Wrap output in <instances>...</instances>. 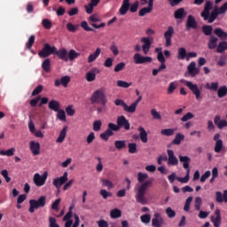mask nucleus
<instances>
[{
	"mask_svg": "<svg viewBox=\"0 0 227 227\" xmlns=\"http://www.w3.org/2000/svg\"><path fill=\"white\" fill-rule=\"evenodd\" d=\"M153 184V179L151 178L147 181H145L143 184H136L134 188V192H136V201L137 203H141V205H146L147 201L146 199H145V194H146V191H148L149 187H152V184Z\"/></svg>",
	"mask_w": 227,
	"mask_h": 227,
	"instance_id": "f257e3e1",
	"label": "nucleus"
},
{
	"mask_svg": "<svg viewBox=\"0 0 227 227\" xmlns=\"http://www.w3.org/2000/svg\"><path fill=\"white\" fill-rule=\"evenodd\" d=\"M91 104H100V106H106L107 104V97L102 89L94 91L90 97Z\"/></svg>",
	"mask_w": 227,
	"mask_h": 227,
	"instance_id": "f03ea898",
	"label": "nucleus"
},
{
	"mask_svg": "<svg viewBox=\"0 0 227 227\" xmlns=\"http://www.w3.org/2000/svg\"><path fill=\"white\" fill-rule=\"evenodd\" d=\"M46 204L47 197L45 196H41L38 200H30L28 212H30V214H34L35 210H38V208H43Z\"/></svg>",
	"mask_w": 227,
	"mask_h": 227,
	"instance_id": "7ed1b4c3",
	"label": "nucleus"
},
{
	"mask_svg": "<svg viewBox=\"0 0 227 227\" xmlns=\"http://www.w3.org/2000/svg\"><path fill=\"white\" fill-rule=\"evenodd\" d=\"M227 11V2L224 3L221 7L215 6L211 13L209 12L208 19L207 20L208 24H212V22L215 21V19L219 17V15H223V13H226Z\"/></svg>",
	"mask_w": 227,
	"mask_h": 227,
	"instance_id": "20e7f679",
	"label": "nucleus"
},
{
	"mask_svg": "<svg viewBox=\"0 0 227 227\" xmlns=\"http://www.w3.org/2000/svg\"><path fill=\"white\" fill-rule=\"evenodd\" d=\"M116 123L117 124L110 122V124H112V127L114 128L115 132H118V130L122 128L125 129V130H130V122H129V120H127L125 115L118 116Z\"/></svg>",
	"mask_w": 227,
	"mask_h": 227,
	"instance_id": "39448f33",
	"label": "nucleus"
},
{
	"mask_svg": "<svg viewBox=\"0 0 227 227\" xmlns=\"http://www.w3.org/2000/svg\"><path fill=\"white\" fill-rule=\"evenodd\" d=\"M56 46H51L49 43H44L42 51H38L39 58H49V56L54 54L56 55Z\"/></svg>",
	"mask_w": 227,
	"mask_h": 227,
	"instance_id": "423d86ee",
	"label": "nucleus"
},
{
	"mask_svg": "<svg viewBox=\"0 0 227 227\" xmlns=\"http://www.w3.org/2000/svg\"><path fill=\"white\" fill-rule=\"evenodd\" d=\"M181 82H184V84L189 88L192 93L195 96L196 100H200V98H201V90H200L197 84H193L192 82L185 80H181Z\"/></svg>",
	"mask_w": 227,
	"mask_h": 227,
	"instance_id": "0eeeda50",
	"label": "nucleus"
},
{
	"mask_svg": "<svg viewBox=\"0 0 227 227\" xmlns=\"http://www.w3.org/2000/svg\"><path fill=\"white\" fill-rule=\"evenodd\" d=\"M49 176V173L45 171L43 176H40V174L35 173L34 175L33 182L36 187H42L45 185V182H47V176Z\"/></svg>",
	"mask_w": 227,
	"mask_h": 227,
	"instance_id": "6e6552de",
	"label": "nucleus"
},
{
	"mask_svg": "<svg viewBox=\"0 0 227 227\" xmlns=\"http://www.w3.org/2000/svg\"><path fill=\"white\" fill-rule=\"evenodd\" d=\"M133 60L135 65H145L146 63H152V57H145L140 53H135Z\"/></svg>",
	"mask_w": 227,
	"mask_h": 227,
	"instance_id": "1a4fd4ad",
	"label": "nucleus"
},
{
	"mask_svg": "<svg viewBox=\"0 0 227 227\" xmlns=\"http://www.w3.org/2000/svg\"><path fill=\"white\" fill-rule=\"evenodd\" d=\"M166 224V221L160 213H154L153 218L152 219L153 227H162Z\"/></svg>",
	"mask_w": 227,
	"mask_h": 227,
	"instance_id": "9d476101",
	"label": "nucleus"
},
{
	"mask_svg": "<svg viewBox=\"0 0 227 227\" xmlns=\"http://www.w3.org/2000/svg\"><path fill=\"white\" fill-rule=\"evenodd\" d=\"M107 127L108 128L106 129V131L100 134V137L104 141H109L111 136H114V132H116L114 129L115 128L112 126L111 122L107 124Z\"/></svg>",
	"mask_w": 227,
	"mask_h": 227,
	"instance_id": "9b49d317",
	"label": "nucleus"
},
{
	"mask_svg": "<svg viewBox=\"0 0 227 227\" xmlns=\"http://www.w3.org/2000/svg\"><path fill=\"white\" fill-rule=\"evenodd\" d=\"M140 42L143 43L142 51L144 54H148L150 52V47H152V42H153V37H142Z\"/></svg>",
	"mask_w": 227,
	"mask_h": 227,
	"instance_id": "f8f14e48",
	"label": "nucleus"
},
{
	"mask_svg": "<svg viewBox=\"0 0 227 227\" xmlns=\"http://www.w3.org/2000/svg\"><path fill=\"white\" fill-rule=\"evenodd\" d=\"M68 182V172H65L62 176L53 179V185L56 189H61V185Z\"/></svg>",
	"mask_w": 227,
	"mask_h": 227,
	"instance_id": "ddd939ff",
	"label": "nucleus"
},
{
	"mask_svg": "<svg viewBox=\"0 0 227 227\" xmlns=\"http://www.w3.org/2000/svg\"><path fill=\"white\" fill-rule=\"evenodd\" d=\"M214 4L212 1L207 0L204 5V10L200 13V17H202L203 20H208V16L210 15V10H212Z\"/></svg>",
	"mask_w": 227,
	"mask_h": 227,
	"instance_id": "4468645a",
	"label": "nucleus"
},
{
	"mask_svg": "<svg viewBox=\"0 0 227 227\" xmlns=\"http://www.w3.org/2000/svg\"><path fill=\"white\" fill-rule=\"evenodd\" d=\"M40 100H41V102H40ZM38 103H39V107H42L45 104L49 103V98H42V96H37L36 98L30 100V106L35 107V106L38 105Z\"/></svg>",
	"mask_w": 227,
	"mask_h": 227,
	"instance_id": "2eb2a0df",
	"label": "nucleus"
},
{
	"mask_svg": "<svg viewBox=\"0 0 227 227\" xmlns=\"http://www.w3.org/2000/svg\"><path fill=\"white\" fill-rule=\"evenodd\" d=\"M173 35H175V28H173V27L170 26L168 27V30L164 33L166 47H171V38H173Z\"/></svg>",
	"mask_w": 227,
	"mask_h": 227,
	"instance_id": "dca6fc26",
	"label": "nucleus"
},
{
	"mask_svg": "<svg viewBox=\"0 0 227 227\" xmlns=\"http://www.w3.org/2000/svg\"><path fill=\"white\" fill-rule=\"evenodd\" d=\"M191 29H198V22L192 15H189L186 20V30L191 31Z\"/></svg>",
	"mask_w": 227,
	"mask_h": 227,
	"instance_id": "f3484780",
	"label": "nucleus"
},
{
	"mask_svg": "<svg viewBox=\"0 0 227 227\" xmlns=\"http://www.w3.org/2000/svg\"><path fill=\"white\" fill-rule=\"evenodd\" d=\"M168 155V166H178V158L175 156V152L171 149L167 150Z\"/></svg>",
	"mask_w": 227,
	"mask_h": 227,
	"instance_id": "a211bd4d",
	"label": "nucleus"
},
{
	"mask_svg": "<svg viewBox=\"0 0 227 227\" xmlns=\"http://www.w3.org/2000/svg\"><path fill=\"white\" fill-rule=\"evenodd\" d=\"M55 56H58L59 59H61L62 61H68V51L65 48L59 50L57 48L55 51Z\"/></svg>",
	"mask_w": 227,
	"mask_h": 227,
	"instance_id": "6ab92c4d",
	"label": "nucleus"
},
{
	"mask_svg": "<svg viewBox=\"0 0 227 227\" xmlns=\"http://www.w3.org/2000/svg\"><path fill=\"white\" fill-rule=\"evenodd\" d=\"M154 1L155 0H148V6L144 7L139 11L138 12L139 17H145V15H146L147 13H152V11L153 10Z\"/></svg>",
	"mask_w": 227,
	"mask_h": 227,
	"instance_id": "aec40b11",
	"label": "nucleus"
},
{
	"mask_svg": "<svg viewBox=\"0 0 227 227\" xmlns=\"http://www.w3.org/2000/svg\"><path fill=\"white\" fill-rule=\"evenodd\" d=\"M100 70L98 68L94 67L90 71L86 74L85 79L88 82H93L95 79H97V74H99Z\"/></svg>",
	"mask_w": 227,
	"mask_h": 227,
	"instance_id": "412c9836",
	"label": "nucleus"
},
{
	"mask_svg": "<svg viewBox=\"0 0 227 227\" xmlns=\"http://www.w3.org/2000/svg\"><path fill=\"white\" fill-rule=\"evenodd\" d=\"M188 74L192 77L200 74V68L196 67V62L192 61L187 67Z\"/></svg>",
	"mask_w": 227,
	"mask_h": 227,
	"instance_id": "4be33fe9",
	"label": "nucleus"
},
{
	"mask_svg": "<svg viewBox=\"0 0 227 227\" xmlns=\"http://www.w3.org/2000/svg\"><path fill=\"white\" fill-rule=\"evenodd\" d=\"M215 202L216 203H227V190L223 191V194L221 192H215Z\"/></svg>",
	"mask_w": 227,
	"mask_h": 227,
	"instance_id": "5701e85b",
	"label": "nucleus"
},
{
	"mask_svg": "<svg viewBox=\"0 0 227 227\" xmlns=\"http://www.w3.org/2000/svg\"><path fill=\"white\" fill-rule=\"evenodd\" d=\"M68 82H70V76L66 75L63 76L60 80L57 79L55 80V86L56 88H59V86H64V88H67V86H68Z\"/></svg>",
	"mask_w": 227,
	"mask_h": 227,
	"instance_id": "b1692460",
	"label": "nucleus"
},
{
	"mask_svg": "<svg viewBox=\"0 0 227 227\" xmlns=\"http://www.w3.org/2000/svg\"><path fill=\"white\" fill-rule=\"evenodd\" d=\"M215 215L216 217L211 216V223H213L215 227H220L221 226V210L216 209L215 211Z\"/></svg>",
	"mask_w": 227,
	"mask_h": 227,
	"instance_id": "393cba45",
	"label": "nucleus"
},
{
	"mask_svg": "<svg viewBox=\"0 0 227 227\" xmlns=\"http://www.w3.org/2000/svg\"><path fill=\"white\" fill-rule=\"evenodd\" d=\"M29 146L33 155H40V143L30 141Z\"/></svg>",
	"mask_w": 227,
	"mask_h": 227,
	"instance_id": "a878e982",
	"label": "nucleus"
},
{
	"mask_svg": "<svg viewBox=\"0 0 227 227\" xmlns=\"http://www.w3.org/2000/svg\"><path fill=\"white\" fill-rule=\"evenodd\" d=\"M130 8V0H123L122 4L119 10L121 15H127V12H129Z\"/></svg>",
	"mask_w": 227,
	"mask_h": 227,
	"instance_id": "bb28decb",
	"label": "nucleus"
},
{
	"mask_svg": "<svg viewBox=\"0 0 227 227\" xmlns=\"http://www.w3.org/2000/svg\"><path fill=\"white\" fill-rule=\"evenodd\" d=\"M179 160L183 163V168L186 169V171H189V169H191L189 168V164H191V158L189 156L179 155Z\"/></svg>",
	"mask_w": 227,
	"mask_h": 227,
	"instance_id": "cd10ccee",
	"label": "nucleus"
},
{
	"mask_svg": "<svg viewBox=\"0 0 227 227\" xmlns=\"http://www.w3.org/2000/svg\"><path fill=\"white\" fill-rule=\"evenodd\" d=\"M174 17L176 20H182L187 17V12H185L184 8H179L174 12Z\"/></svg>",
	"mask_w": 227,
	"mask_h": 227,
	"instance_id": "c85d7f7f",
	"label": "nucleus"
},
{
	"mask_svg": "<svg viewBox=\"0 0 227 227\" xmlns=\"http://www.w3.org/2000/svg\"><path fill=\"white\" fill-rule=\"evenodd\" d=\"M48 107L51 111H54L55 113H57V111H59L61 109V105L59 104V101L53 99L49 102Z\"/></svg>",
	"mask_w": 227,
	"mask_h": 227,
	"instance_id": "c756f323",
	"label": "nucleus"
},
{
	"mask_svg": "<svg viewBox=\"0 0 227 227\" xmlns=\"http://www.w3.org/2000/svg\"><path fill=\"white\" fill-rule=\"evenodd\" d=\"M157 59L160 61V66L158 67L159 72H162V70H166V58H164V53H160L157 55Z\"/></svg>",
	"mask_w": 227,
	"mask_h": 227,
	"instance_id": "7c9ffc66",
	"label": "nucleus"
},
{
	"mask_svg": "<svg viewBox=\"0 0 227 227\" xmlns=\"http://www.w3.org/2000/svg\"><path fill=\"white\" fill-rule=\"evenodd\" d=\"M139 133V137L142 143H148V133H146V129L143 127L138 128Z\"/></svg>",
	"mask_w": 227,
	"mask_h": 227,
	"instance_id": "2f4dec72",
	"label": "nucleus"
},
{
	"mask_svg": "<svg viewBox=\"0 0 227 227\" xmlns=\"http://www.w3.org/2000/svg\"><path fill=\"white\" fill-rule=\"evenodd\" d=\"M218 40L219 39L217 37H215V35H210L209 41H208V43H207L208 49H210V50L215 49V47H217Z\"/></svg>",
	"mask_w": 227,
	"mask_h": 227,
	"instance_id": "473e14b6",
	"label": "nucleus"
},
{
	"mask_svg": "<svg viewBox=\"0 0 227 227\" xmlns=\"http://www.w3.org/2000/svg\"><path fill=\"white\" fill-rule=\"evenodd\" d=\"M101 52H102V50L100 48H97L94 53L89 55L87 59L88 63H93V61H95V59H97L98 56H100Z\"/></svg>",
	"mask_w": 227,
	"mask_h": 227,
	"instance_id": "72a5a7b5",
	"label": "nucleus"
},
{
	"mask_svg": "<svg viewBox=\"0 0 227 227\" xmlns=\"http://www.w3.org/2000/svg\"><path fill=\"white\" fill-rule=\"evenodd\" d=\"M114 104L115 106H121L125 113H130V106H129L127 103H125V101H123L122 99H116L114 101Z\"/></svg>",
	"mask_w": 227,
	"mask_h": 227,
	"instance_id": "f704fd0d",
	"label": "nucleus"
},
{
	"mask_svg": "<svg viewBox=\"0 0 227 227\" xmlns=\"http://www.w3.org/2000/svg\"><path fill=\"white\" fill-rule=\"evenodd\" d=\"M177 59L181 61H184V59H187V50H185V48H178Z\"/></svg>",
	"mask_w": 227,
	"mask_h": 227,
	"instance_id": "c9c22d12",
	"label": "nucleus"
},
{
	"mask_svg": "<svg viewBox=\"0 0 227 227\" xmlns=\"http://www.w3.org/2000/svg\"><path fill=\"white\" fill-rule=\"evenodd\" d=\"M67 130H68V127L65 126L56 140L57 143H63V141H65V137H67Z\"/></svg>",
	"mask_w": 227,
	"mask_h": 227,
	"instance_id": "e433bc0d",
	"label": "nucleus"
},
{
	"mask_svg": "<svg viewBox=\"0 0 227 227\" xmlns=\"http://www.w3.org/2000/svg\"><path fill=\"white\" fill-rule=\"evenodd\" d=\"M141 100H143V96H139V97L129 106L130 114L136 113V109H137V105L139 104V102H141Z\"/></svg>",
	"mask_w": 227,
	"mask_h": 227,
	"instance_id": "4c0bfd02",
	"label": "nucleus"
},
{
	"mask_svg": "<svg viewBox=\"0 0 227 227\" xmlns=\"http://www.w3.org/2000/svg\"><path fill=\"white\" fill-rule=\"evenodd\" d=\"M227 95V86L223 85L217 90V97L218 98H224Z\"/></svg>",
	"mask_w": 227,
	"mask_h": 227,
	"instance_id": "58836bf2",
	"label": "nucleus"
},
{
	"mask_svg": "<svg viewBox=\"0 0 227 227\" xmlns=\"http://www.w3.org/2000/svg\"><path fill=\"white\" fill-rule=\"evenodd\" d=\"M81 56V53L75 51V50H70L67 53V58L69 61H74V59H77Z\"/></svg>",
	"mask_w": 227,
	"mask_h": 227,
	"instance_id": "ea45409f",
	"label": "nucleus"
},
{
	"mask_svg": "<svg viewBox=\"0 0 227 227\" xmlns=\"http://www.w3.org/2000/svg\"><path fill=\"white\" fill-rule=\"evenodd\" d=\"M114 146L117 150L121 151V150H123V148H127V141L116 140L114 142Z\"/></svg>",
	"mask_w": 227,
	"mask_h": 227,
	"instance_id": "a19ab883",
	"label": "nucleus"
},
{
	"mask_svg": "<svg viewBox=\"0 0 227 227\" xmlns=\"http://www.w3.org/2000/svg\"><path fill=\"white\" fill-rule=\"evenodd\" d=\"M212 31H214V27H212V26L210 25H204L202 27V33L206 35V36H212Z\"/></svg>",
	"mask_w": 227,
	"mask_h": 227,
	"instance_id": "79ce46f5",
	"label": "nucleus"
},
{
	"mask_svg": "<svg viewBox=\"0 0 227 227\" xmlns=\"http://www.w3.org/2000/svg\"><path fill=\"white\" fill-rule=\"evenodd\" d=\"M42 68L43 71L46 72V74H49V72H51V59H46L43 61Z\"/></svg>",
	"mask_w": 227,
	"mask_h": 227,
	"instance_id": "37998d69",
	"label": "nucleus"
},
{
	"mask_svg": "<svg viewBox=\"0 0 227 227\" xmlns=\"http://www.w3.org/2000/svg\"><path fill=\"white\" fill-rule=\"evenodd\" d=\"M224 51H227V42L222 41L218 43V46L216 48V52H219L221 54L224 52Z\"/></svg>",
	"mask_w": 227,
	"mask_h": 227,
	"instance_id": "c03bdc74",
	"label": "nucleus"
},
{
	"mask_svg": "<svg viewBox=\"0 0 227 227\" xmlns=\"http://www.w3.org/2000/svg\"><path fill=\"white\" fill-rule=\"evenodd\" d=\"M176 88H178V82H171L168 85V95H173V93L175 92V90H176Z\"/></svg>",
	"mask_w": 227,
	"mask_h": 227,
	"instance_id": "a18cd8bd",
	"label": "nucleus"
},
{
	"mask_svg": "<svg viewBox=\"0 0 227 227\" xmlns=\"http://www.w3.org/2000/svg\"><path fill=\"white\" fill-rule=\"evenodd\" d=\"M215 35H216L218 38H223L224 40H226L227 38V33L224 30H223V28H215Z\"/></svg>",
	"mask_w": 227,
	"mask_h": 227,
	"instance_id": "49530a36",
	"label": "nucleus"
},
{
	"mask_svg": "<svg viewBox=\"0 0 227 227\" xmlns=\"http://www.w3.org/2000/svg\"><path fill=\"white\" fill-rule=\"evenodd\" d=\"M185 139V136H184L181 133H177L176 135L175 139L172 141L173 145H180V143H182V141H184Z\"/></svg>",
	"mask_w": 227,
	"mask_h": 227,
	"instance_id": "de8ad7c7",
	"label": "nucleus"
},
{
	"mask_svg": "<svg viewBox=\"0 0 227 227\" xmlns=\"http://www.w3.org/2000/svg\"><path fill=\"white\" fill-rule=\"evenodd\" d=\"M191 175V169L186 170V176L184 177H177V182H180L181 184H187L189 182Z\"/></svg>",
	"mask_w": 227,
	"mask_h": 227,
	"instance_id": "09e8293b",
	"label": "nucleus"
},
{
	"mask_svg": "<svg viewBox=\"0 0 227 227\" xmlns=\"http://www.w3.org/2000/svg\"><path fill=\"white\" fill-rule=\"evenodd\" d=\"M161 136L171 137L175 136V129H164L160 130Z\"/></svg>",
	"mask_w": 227,
	"mask_h": 227,
	"instance_id": "8fccbe9b",
	"label": "nucleus"
},
{
	"mask_svg": "<svg viewBox=\"0 0 227 227\" xmlns=\"http://www.w3.org/2000/svg\"><path fill=\"white\" fill-rule=\"evenodd\" d=\"M15 154V148L8 149L7 151H0V155H5L6 157H13Z\"/></svg>",
	"mask_w": 227,
	"mask_h": 227,
	"instance_id": "3c124183",
	"label": "nucleus"
},
{
	"mask_svg": "<svg viewBox=\"0 0 227 227\" xmlns=\"http://www.w3.org/2000/svg\"><path fill=\"white\" fill-rule=\"evenodd\" d=\"M57 118L58 120H60V121H67V114L65 113V110H59L57 111Z\"/></svg>",
	"mask_w": 227,
	"mask_h": 227,
	"instance_id": "603ef678",
	"label": "nucleus"
},
{
	"mask_svg": "<svg viewBox=\"0 0 227 227\" xmlns=\"http://www.w3.org/2000/svg\"><path fill=\"white\" fill-rule=\"evenodd\" d=\"M214 150L215 153H221L223 150V140H217V142H215Z\"/></svg>",
	"mask_w": 227,
	"mask_h": 227,
	"instance_id": "864d4df0",
	"label": "nucleus"
},
{
	"mask_svg": "<svg viewBox=\"0 0 227 227\" xmlns=\"http://www.w3.org/2000/svg\"><path fill=\"white\" fill-rule=\"evenodd\" d=\"M110 215L112 219H118L119 217H121V211L120 209H113L110 212Z\"/></svg>",
	"mask_w": 227,
	"mask_h": 227,
	"instance_id": "5fc2aeb1",
	"label": "nucleus"
},
{
	"mask_svg": "<svg viewBox=\"0 0 227 227\" xmlns=\"http://www.w3.org/2000/svg\"><path fill=\"white\" fill-rule=\"evenodd\" d=\"M100 196H102L103 200H107L108 198H113V192H107L106 190H100Z\"/></svg>",
	"mask_w": 227,
	"mask_h": 227,
	"instance_id": "6e6d98bb",
	"label": "nucleus"
},
{
	"mask_svg": "<svg viewBox=\"0 0 227 227\" xmlns=\"http://www.w3.org/2000/svg\"><path fill=\"white\" fill-rule=\"evenodd\" d=\"M191 203H192V196H190L186 199L184 207V212H189V210H191Z\"/></svg>",
	"mask_w": 227,
	"mask_h": 227,
	"instance_id": "4d7b16f0",
	"label": "nucleus"
},
{
	"mask_svg": "<svg viewBox=\"0 0 227 227\" xmlns=\"http://www.w3.org/2000/svg\"><path fill=\"white\" fill-rule=\"evenodd\" d=\"M191 203H192V196H190L186 199L184 207V212H189V210H191Z\"/></svg>",
	"mask_w": 227,
	"mask_h": 227,
	"instance_id": "13d9d810",
	"label": "nucleus"
},
{
	"mask_svg": "<svg viewBox=\"0 0 227 227\" xmlns=\"http://www.w3.org/2000/svg\"><path fill=\"white\" fill-rule=\"evenodd\" d=\"M67 29L69 33H75L79 29V25H74L72 23L67 24Z\"/></svg>",
	"mask_w": 227,
	"mask_h": 227,
	"instance_id": "bf43d9fd",
	"label": "nucleus"
},
{
	"mask_svg": "<svg viewBox=\"0 0 227 227\" xmlns=\"http://www.w3.org/2000/svg\"><path fill=\"white\" fill-rule=\"evenodd\" d=\"M132 85V82H127L125 81H121V80H119L117 81V86L118 88H130V86Z\"/></svg>",
	"mask_w": 227,
	"mask_h": 227,
	"instance_id": "052dcab7",
	"label": "nucleus"
},
{
	"mask_svg": "<svg viewBox=\"0 0 227 227\" xmlns=\"http://www.w3.org/2000/svg\"><path fill=\"white\" fill-rule=\"evenodd\" d=\"M129 153H137V144L129 143L128 145Z\"/></svg>",
	"mask_w": 227,
	"mask_h": 227,
	"instance_id": "680f3d73",
	"label": "nucleus"
},
{
	"mask_svg": "<svg viewBox=\"0 0 227 227\" xmlns=\"http://www.w3.org/2000/svg\"><path fill=\"white\" fill-rule=\"evenodd\" d=\"M201 205H203V200H201V197L195 198V210L200 211L201 210Z\"/></svg>",
	"mask_w": 227,
	"mask_h": 227,
	"instance_id": "e2e57ef3",
	"label": "nucleus"
},
{
	"mask_svg": "<svg viewBox=\"0 0 227 227\" xmlns=\"http://www.w3.org/2000/svg\"><path fill=\"white\" fill-rule=\"evenodd\" d=\"M140 221L144 223V224H148L150 221H152V215L150 214H145L140 216Z\"/></svg>",
	"mask_w": 227,
	"mask_h": 227,
	"instance_id": "0e129e2a",
	"label": "nucleus"
},
{
	"mask_svg": "<svg viewBox=\"0 0 227 227\" xmlns=\"http://www.w3.org/2000/svg\"><path fill=\"white\" fill-rule=\"evenodd\" d=\"M148 178V174L138 172L137 173V180L139 184H143L145 180Z\"/></svg>",
	"mask_w": 227,
	"mask_h": 227,
	"instance_id": "69168bd1",
	"label": "nucleus"
},
{
	"mask_svg": "<svg viewBox=\"0 0 227 227\" xmlns=\"http://www.w3.org/2000/svg\"><path fill=\"white\" fill-rule=\"evenodd\" d=\"M35 35H32L28 38V41L26 43L27 49L31 50V47H33V45L35 44Z\"/></svg>",
	"mask_w": 227,
	"mask_h": 227,
	"instance_id": "338daca9",
	"label": "nucleus"
},
{
	"mask_svg": "<svg viewBox=\"0 0 227 227\" xmlns=\"http://www.w3.org/2000/svg\"><path fill=\"white\" fill-rule=\"evenodd\" d=\"M102 129V121L97 120L93 122V130L95 132H98Z\"/></svg>",
	"mask_w": 227,
	"mask_h": 227,
	"instance_id": "774afa93",
	"label": "nucleus"
}]
</instances>
